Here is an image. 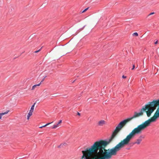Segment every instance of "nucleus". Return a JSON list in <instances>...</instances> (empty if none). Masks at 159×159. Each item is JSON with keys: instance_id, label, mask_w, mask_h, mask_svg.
Returning <instances> with one entry per match:
<instances>
[{"instance_id": "2", "label": "nucleus", "mask_w": 159, "mask_h": 159, "mask_svg": "<svg viewBox=\"0 0 159 159\" xmlns=\"http://www.w3.org/2000/svg\"><path fill=\"white\" fill-rule=\"evenodd\" d=\"M42 95L45 98L49 97V93L47 91L44 90Z\"/></svg>"}, {"instance_id": "15", "label": "nucleus", "mask_w": 159, "mask_h": 159, "mask_svg": "<svg viewBox=\"0 0 159 159\" xmlns=\"http://www.w3.org/2000/svg\"><path fill=\"white\" fill-rule=\"evenodd\" d=\"M40 49H39V50H37V51H35L34 52L35 53H37L39 52L40 51Z\"/></svg>"}, {"instance_id": "12", "label": "nucleus", "mask_w": 159, "mask_h": 159, "mask_svg": "<svg viewBox=\"0 0 159 159\" xmlns=\"http://www.w3.org/2000/svg\"><path fill=\"white\" fill-rule=\"evenodd\" d=\"M133 36H138V34L137 32H135L133 34Z\"/></svg>"}, {"instance_id": "24", "label": "nucleus", "mask_w": 159, "mask_h": 159, "mask_svg": "<svg viewBox=\"0 0 159 159\" xmlns=\"http://www.w3.org/2000/svg\"><path fill=\"white\" fill-rule=\"evenodd\" d=\"M60 124H60V123H59V122H58V124H58V125H60Z\"/></svg>"}, {"instance_id": "16", "label": "nucleus", "mask_w": 159, "mask_h": 159, "mask_svg": "<svg viewBox=\"0 0 159 159\" xmlns=\"http://www.w3.org/2000/svg\"><path fill=\"white\" fill-rule=\"evenodd\" d=\"M135 68V65H133V68H132V70H133L134 69V68Z\"/></svg>"}, {"instance_id": "25", "label": "nucleus", "mask_w": 159, "mask_h": 159, "mask_svg": "<svg viewBox=\"0 0 159 159\" xmlns=\"http://www.w3.org/2000/svg\"><path fill=\"white\" fill-rule=\"evenodd\" d=\"M140 138H142V136H140ZM143 138H144V137H143Z\"/></svg>"}, {"instance_id": "22", "label": "nucleus", "mask_w": 159, "mask_h": 159, "mask_svg": "<svg viewBox=\"0 0 159 159\" xmlns=\"http://www.w3.org/2000/svg\"><path fill=\"white\" fill-rule=\"evenodd\" d=\"M46 77H47V76H46H46H44L43 77V78H44V79H45V78H46Z\"/></svg>"}, {"instance_id": "3", "label": "nucleus", "mask_w": 159, "mask_h": 159, "mask_svg": "<svg viewBox=\"0 0 159 159\" xmlns=\"http://www.w3.org/2000/svg\"><path fill=\"white\" fill-rule=\"evenodd\" d=\"M106 124V122L103 120H101L98 122V124L99 126H102Z\"/></svg>"}, {"instance_id": "5", "label": "nucleus", "mask_w": 159, "mask_h": 159, "mask_svg": "<svg viewBox=\"0 0 159 159\" xmlns=\"http://www.w3.org/2000/svg\"><path fill=\"white\" fill-rule=\"evenodd\" d=\"M33 112V111H29V112L28 114V115L27 116V119L28 120H29L30 117L32 115Z\"/></svg>"}, {"instance_id": "23", "label": "nucleus", "mask_w": 159, "mask_h": 159, "mask_svg": "<svg viewBox=\"0 0 159 159\" xmlns=\"http://www.w3.org/2000/svg\"><path fill=\"white\" fill-rule=\"evenodd\" d=\"M60 124H60V123H59V122H58V124H58V125H60Z\"/></svg>"}, {"instance_id": "19", "label": "nucleus", "mask_w": 159, "mask_h": 159, "mask_svg": "<svg viewBox=\"0 0 159 159\" xmlns=\"http://www.w3.org/2000/svg\"><path fill=\"white\" fill-rule=\"evenodd\" d=\"M59 122L61 124L62 122V120H60Z\"/></svg>"}, {"instance_id": "1", "label": "nucleus", "mask_w": 159, "mask_h": 159, "mask_svg": "<svg viewBox=\"0 0 159 159\" xmlns=\"http://www.w3.org/2000/svg\"><path fill=\"white\" fill-rule=\"evenodd\" d=\"M157 107H158L157 109L153 116L134 128L125 138L121 140L114 147V156L116 155L117 152L125 145H128L136 134L141 133L143 130L150 126L151 123L155 121L159 117V99L149 102L143 107L140 112L137 113L134 112L133 116L124 120L119 124L114 130V138L128 122L134 119L142 116L144 112L146 113L148 117H150Z\"/></svg>"}, {"instance_id": "21", "label": "nucleus", "mask_w": 159, "mask_h": 159, "mask_svg": "<svg viewBox=\"0 0 159 159\" xmlns=\"http://www.w3.org/2000/svg\"><path fill=\"white\" fill-rule=\"evenodd\" d=\"M77 115H79V116H80V114L79 112H78Z\"/></svg>"}, {"instance_id": "17", "label": "nucleus", "mask_w": 159, "mask_h": 159, "mask_svg": "<svg viewBox=\"0 0 159 159\" xmlns=\"http://www.w3.org/2000/svg\"><path fill=\"white\" fill-rule=\"evenodd\" d=\"M122 77L123 78L125 79V78H126V76H124V75L122 76Z\"/></svg>"}, {"instance_id": "9", "label": "nucleus", "mask_w": 159, "mask_h": 159, "mask_svg": "<svg viewBox=\"0 0 159 159\" xmlns=\"http://www.w3.org/2000/svg\"><path fill=\"white\" fill-rule=\"evenodd\" d=\"M36 104V103H34V104L32 106L30 110V111H34V107L35 105Z\"/></svg>"}, {"instance_id": "8", "label": "nucleus", "mask_w": 159, "mask_h": 159, "mask_svg": "<svg viewBox=\"0 0 159 159\" xmlns=\"http://www.w3.org/2000/svg\"><path fill=\"white\" fill-rule=\"evenodd\" d=\"M67 145L66 143H64L61 144L59 146H58V148H61L63 147L64 146H66Z\"/></svg>"}, {"instance_id": "4", "label": "nucleus", "mask_w": 159, "mask_h": 159, "mask_svg": "<svg viewBox=\"0 0 159 159\" xmlns=\"http://www.w3.org/2000/svg\"><path fill=\"white\" fill-rule=\"evenodd\" d=\"M9 110H8L4 112L0 113V119H2V117L3 116L7 114L9 112Z\"/></svg>"}, {"instance_id": "13", "label": "nucleus", "mask_w": 159, "mask_h": 159, "mask_svg": "<svg viewBox=\"0 0 159 159\" xmlns=\"http://www.w3.org/2000/svg\"><path fill=\"white\" fill-rule=\"evenodd\" d=\"M88 8H89V7H88V8H86L84 10H83L82 11V13H84V12H85L86 11H87L88 10Z\"/></svg>"}, {"instance_id": "18", "label": "nucleus", "mask_w": 159, "mask_h": 159, "mask_svg": "<svg viewBox=\"0 0 159 159\" xmlns=\"http://www.w3.org/2000/svg\"><path fill=\"white\" fill-rule=\"evenodd\" d=\"M158 43V40L156 41L154 43L155 44H156Z\"/></svg>"}, {"instance_id": "11", "label": "nucleus", "mask_w": 159, "mask_h": 159, "mask_svg": "<svg viewBox=\"0 0 159 159\" xmlns=\"http://www.w3.org/2000/svg\"><path fill=\"white\" fill-rule=\"evenodd\" d=\"M59 126V125H58V124H57L56 125H53L52 127V129H55L56 128H57V127Z\"/></svg>"}, {"instance_id": "10", "label": "nucleus", "mask_w": 159, "mask_h": 159, "mask_svg": "<svg viewBox=\"0 0 159 159\" xmlns=\"http://www.w3.org/2000/svg\"><path fill=\"white\" fill-rule=\"evenodd\" d=\"M51 123H47V124H46L45 125H43V126H41V127H39V128H40V129H41V128H43V127H46V126H47V125H49V124H51Z\"/></svg>"}, {"instance_id": "14", "label": "nucleus", "mask_w": 159, "mask_h": 159, "mask_svg": "<svg viewBox=\"0 0 159 159\" xmlns=\"http://www.w3.org/2000/svg\"><path fill=\"white\" fill-rule=\"evenodd\" d=\"M154 13H154V12H151V13L149 14V15H148V16H150V15H153V14H154Z\"/></svg>"}, {"instance_id": "6", "label": "nucleus", "mask_w": 159, "mask_h": 159, "mask_svg": "<svg viewBox=\"0 0 159 159\" xmlns=\"http://www.w3.org/2000/svg\"><path fill=\"white\" fill-rule=\"evenodd\" d=\"M41 84V83H40L39 84H37L34 85L32 87L31 90H34L35 88H36L37 86H39Z\"/></svg>"}, {"instance_id": "7", "label": "nucleus", "mask_w": 159, "mask_h": 159, "mask_svg": "<svg viewBox=\"0 0 159 159\" xmlns=\"http://www.w3.org/2000/svg\"><path fill=\"white\" fill-rule=\"evenodd\" d=\"M141 141H142L141 139H138L136 140V142H135L134 143V144H140Z\"/></svg>"}, {"instance_id": "20", "label": "nucleus", "mask_w": 159, "mask_h": 159, "mask_svg": "<svg viewBox=\"0 0 159 159\" xmlns=\"http://www.w3.org/2000/svg\"><path fill=\"white\" fill-rule=\"evenodd\" d=\"M44 78H43V80H42L41 81V82H40V83H41L42 82H43L44 81Z\"/></svg>"}]
</instances>
